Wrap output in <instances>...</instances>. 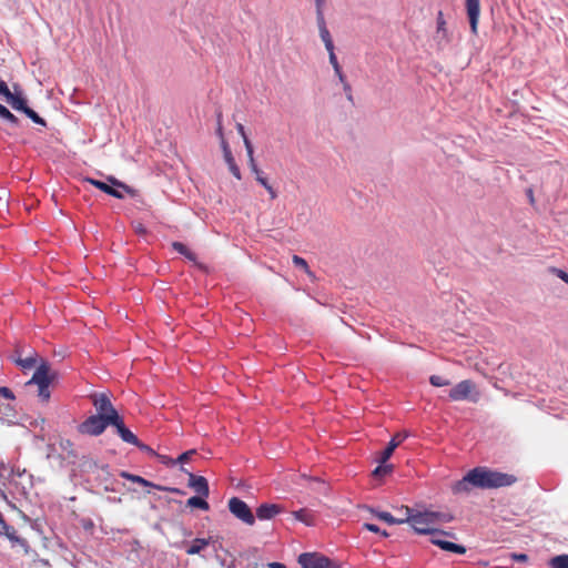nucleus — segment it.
<instances>
[{
  "instance_id": "28",
  "label": "nucleus",
  "mask_w": 568,
  "mask_h": 568,
  "mask_svg": "<svg viewBox=\"0 0 568 568\" xmlns=\"http://www.w3.org/2000/svg\"><path fill=\"white\" fill-rule=\"evenodd\" d=\"M550 568H568V555L555 556L549 560Z\"/></svg>"
},
{
  "instance_id": "18",
  "label": "nucleus",
  "mask_w": 568,
  "mask_h": 568,
  "mask_svg": "<svg viewBox=\"0 0 568 568\" xmlns=\"http://www.w3.org/2000/svg\"><path fill=\"white\" fill-rule=\"evenodd\" d=\"M85 181L88 183H90L91 185L95 186L97 189H99L100 191L113 196V197H116V199H123V194L118 191L115 187L109 185L108 183L105 182H102L100 180H95V179H92V178H87Z\"/></svg>"
},
{
  "instance_id": "15",
  "label": "nucleus",
  "mask_w": 568,
  "mask_h": 568,
  "mask_svg": "<svg viewBox=\"0 0 568 568\" xmlns=\"http://www.w3.org/2000/svg\"><path fill=\"white\" fill-rule=\"evenodd\" d=\"M189 486L200 496L207 497L210 494L209 483L205 477L189 473Z\"/></svg>"
},
{
  "instance_id": "30",
  "label": "nucleus",
  "mask_w": 568,
  "mask_h": 568,
  "mask_svg": "<svg viewBox=\"0 0 568 568\" xmlns=\"http://www.w3.org/2000/svg\"><path fill=\"white\" fill-rule=\"evenodd\" d=\"M320 36H321L322 41L325 44L326 50L334 49V43H333L331 33L326 27H322V29H320Z\"/></svg>"
},
{
  "instance_id": "12",
  "label": "nucleus",
  "mask_w": 568,
  "mask_h": 568,
  "mask_svg": "<svg viewBox=\"0 0 568 568\" xmlns=\"http://www.w3.org/2000/svg\"><path fill=\"white\" fill-rule=\"evenodd\" d=\"M116 428L118 435L121 437V439L128 444H132L138 447H142L140 445V442L138 437L124 425L123 419L121 417L118 418L115 423H112Z\"/></svg>"
},
{
  "instance_id": "55",
  "label": "nucleus",
  "mask_w": 568,
  "mask_h": 568,
  "mask_svg": "<svg viewBox=\"0 0 568 568\" xmlns=\"http://www.w3.org/2000/svg\"><path fill=\"white\" fill-rule=\"evenodd\" d=\"M399 510H400V513H403V515H399V518H404L405 517V511L402 510V508Z\"/></svg>"
},
{
  "instance_id": "27",
  "label": "nucleus",
  "mask_w": 568,
  "mask_h": 568,
  "mask_svg": "<svg viewBox=\"0 0 568 568\" xmlns=\"http://www.w3.org/2000/svg\"><path fill=\"white\" fill-rule=\"evenodd\" d=\"M246 153H247V158H248V166H250V170L252 171V173H256L258 171H261V169H258L256 162H255V159H254V150H253V145H252V142L250 140H246Z\"/></svg>"
},
{
  "instance_id": "58",
  "label": "nucleus",
  "mask_w": 568,
  "mask_h": 568,
  "mask_svg": "<svg viewBox=\"0 0 568 568\" xmlns=\"http://www.w3.org/2000/svg\"><path fill=\"white\" fill-rule=\"evenodd\" d=\"M0 418H2V416H0Z\"/></svg>"
},
{
  "instance_id": "43",
  "label": "nucleus",
  "mask_w": 568,
  "mask_h": 568,
  "mask_svg": "<svg viewBox=\"0 0 568 568\" xmlns=\"http://www.w3.org/2000/svg\"><path fill=\"white\" fill-rule=\"evenodd\" d=\"M551 272L558 276L560 280H562L565 283L568 284V273H566L565 271L560 270V268H556V267H552L551 268Z\"/></svg>"
},
{
  "instance_id": "56",
  "label": "nucleus",
  "mask_w": 568,
  "mask_h": 568,
  "mask_svg": "<svg viewBox=\"0 0 568 568\" xmlns=\"http://www.w3.org/2000/svg\"><path fill=\"white\" fill-rule=\"evenodd\" d=\"M191 535H192V532H191V531H185V532H184V536H186V537H190Z\"/></svg>"
},
{
  "instance_id": "5",
  "label": "nucleus",
  "mask_w": 568,
  "mask_h": 568,
  "mask_svg": "<svg viewBox=\"0 0 568 568\" xmlns=\"http://www.w3.org/2000/svg\"><path fill=\"white\" fill-rule=\"evenodd\" d=\"M297 562L302 568H342L339 562L320 552H303Z\"/></svg>"
},
{
  "instance_id": "50",
  "label": "nucleus",
  "mask_w": 568,
  "mask_h": 568,
  "mask_svg": "<svg viewBox=\"0 0 568 568\" xmlns=\"http://www.w3.org/2000/svg\"><path fill=\"white\" fill-rule=\"evenodd\" d=\"M134 231L138 233V234H146V229L144 227L143 224L141 223H138L135 226H134Z\"/></svg>"
},
{
  "instance_id": "1",
  "label": "nucleus",
  "mask_w": 568,
  "mask_h": 568,
  "mask_svg": "<svg viewBox=\"0 0 568 568\" xmlns=\"http://www.w3.org/2000/svg\"><path fill=\"white\" fill-rule=\"evenodd\" d=\"M517 481L516 476L511 474L493 470L488 467L478 466L470 469L460 480L452 486V491L456 495L468 494L473 488L493 489L511 486Z\"/></svg>"
},
{
  "instance_id": "21",
  "label": "nucleus",
  "mask_w": 568,
  "mask_h": 568,
  "mask_svg": "<svg viewBox=\"0 0 568 568\" xmlns=\"http://www.w3.org/2000/svg\"><path fill=\"white\" fill-rule=\"evenodd\" d=\"M292 516L296 520L305 524L306 526H313L315 524V518H316L315 513L307 508H302L300 510H295L292 513Z\"/></svg>"
},
{
  "instance_id": "10",
  "label": "nucleus",
  "mask_w": 568,
  "mask_h": 568,
  "mask_svg": "<svg viewBox=\"0 0 568 568\" xmlns=\"http://www.w3.org/2000/svg\"><path fill=\"white\" fill-rule=\"evenodd\" d=\"M220 144H221V148L223 151L224 161L227 164L230 172L233 174V176L235 179L241 180L242 176H241L240 168L237 166V164L235 162V159L232 154V151H231V148H230L227 141L222 140V141H220Z\"/></svg>"
},
{
  "instance_id": "31",
  "label": "nucleus",
  "mask_w": 568,
  "mask_h": 568,
  "mask_svg": "<svg viewBox=\"0 0 568 568\" xmlns=\"http://www.w3.org/2000/svg\"><path fill=\"white\" fill-rule=\"evenodd\" d=\"M0 118L7 120L12 125H18L19 120L18 118L11 113L4 105L0 104Z\"/></svg>"
},
{
  "instance_id": "45",
  "label": "nucleus",
  "mask_w": 568,
  "mask_h": 568,
  "mask_svg": "<svg viewBox=\"0 0 568 568\" xmlns=\"http://www.w3.org/2000/svg\"><path fill=\"white\" fill-rule=\"evenodd\" d=\"M11 91L9 90L7 83L0 79V94L6 99L10 95Z\"/></svg>"
},
{
  "instance_id": "49",
  "label": "nucleus",
  "mask_w": 568,
  "mask_h": 568,
  "mask_svg": "<svg viewBox=\"0 0 568 568\" xmlns=\"http://www.w3.org/2000/svg\"><path fill=\"white\" fill-rule=\"evenodd\" d=\"M511 557L517 561H527L528 556L526 554H513Z\"/></svg>"
},
{
  "instance_id": "41",
  "label": "nucleus",
  "mask_w": 568,
  "mask_h": 568,
  "mask_svg": "<svg viewBox=\"0 0 568 568\" xmlns=\"http://www.w3.org/2000/svg\"><path fill=\"white\" fill-rule=\"evenodd\" d=\"M363 528L368 530V531L375 532V534L381 532L384 537L388 536V534L385 530L381 531L379 527L377 525H375V524L365 523L363 525Z\"/></svg>"
},
{
  "instance_id": "22",
  "label": "nucleus",
  "mask_w": 568,
  "mask_h": 568,
  "mask_svg": "<svg viewBox=\"0 0 568 568\" xmlns=\"http://www.w3.org/2000/svg\"><path fill=\"white\" fill-rule=\"evenodd\" d=\"M6 100L11 105V108L17 111H21L24 113V110L28 109L26 100L19 94L10 93V95Z\"/></svg>"
},
{
  "instance_id": "6",
  "label": "nucleus",
  "mask_w": 568,
  "mask_h": 568,
  "mask_svg": "<svg viewBox=\"0 0 568 568\" xmlns=\"http://www.w3.org/2000/svg\"><path fill=\"white\" fill-rule=\"evenodd\" d=\"M92 403L98 413L97 416L102 417L108 423H115L120 417L110 398L105 394H94L92 396Z\"/></svg>"
},
{
  "instance_id": "8",
  "label": "nucleus",
  "mask_w": 568,
  "mask_h": 568,
  "mask_svg": "<svg viewBox=\"0 0 568 568\" xmlns=\"http://www.w3.org/2000/svg\"><path fill=\"white\" fill-rule=\"evenodd\" d=\"M109 425H111V424L108 423L102 417L92 415L79 425V432L81 434H85V435H90V436H99L105 430V428Z\"/></svg>"
},
{
  "instance_id": "26",
  "label": "nucleus",
  "mask_w": 568,
  "mask_h": 568,
  "mask_svg": "<svg viewBox=\"0 0 568 568\" xmlns=\"http://www.w3.org/2000/svg\"><path fill=\"white\" fill-rule=\"evenodd\" d=\"M186 505L189 507L200 508V509L205 510V511L210 509V505L203 498V496H193V497L189 498L187 501H186Z\"/></svg>"
},
{
  "instance_id": "32",
  "label": "nucleus",
  "mask_w": 568,
  "mask_h": 568,
  "mask_svg": "<svg viewBox=\"0 0 568 568\" xmlns=\"http://www.w3.org/2000/svg\"><path fill=\"white\" fill-rule=\"evenodd\" d=\"M106 180L109 183H111V186L121 187L123 191H125L126 193H129L132 196L135 194V190H133L131 186L124 184L123 182L119 181L114 176H108Z\"/></svg>"
},
{
  "instance_id": "51",
  "label": "nucleus",
  "mask_w": 568,
  "mask_h": 568,
  "mask_svg": "<svg viewBox=\"0 0 568 568\" xmlns=\"http://www.w3.org/2000/svg\"><path fill=\"white\" fill-rule=\"evenodd\" d=\"M334 71H335V74L338 77V80H339L341 82H344V81L346 80V78H345V75H344V73H343V71H342L341 65H339V67H337V69H334Z\"/></svg>"
},
{
  "instance_id": "2",
  "label": "nucleus",
  "mask_w": 568,
  "mask_h": 568,
  "mask_svg": "<svg viewBox=\"0 0 568 568\" xmlns=\"http://www.w3.org/2000/svg\"><path fill=\"white\" fill-rule=\"evenodd\" d=\"M402 510L405 511V518L413 529L423 535L433 534L435 530L432 528L433 525L439 521H449L450 518H446L444 514L436 511H417L414 513L408 506H402Z\"/></svg>"
},
{
  "instance_id": "33",
  "label": "nucleus",
  "mask_w": 568,
  "mask_h": 568,
  "mask_svg": "<svg viewBox=\"0 0 568 568\" xmlns=\"http://www.w3.org/2000/svg\"><path fill=\"white\" fill-rule=\"evenodd\" d=\"M59 445H60V448L64 453H67L69 457L77 456L75 450H74V445L70 439L61 438Z\"/></svg>"
},
{
  "instance_id": "37",
  "label": "nucleus",
  "mask_w": 568,
  "mask_h": 568,
  "mask_svg": "<svg viewBox=\"0 0 568 568\" xmlns=\"http://www.w3.org/2000/svg\"><path fill=\"white\" fill-rule=\"evenodd\" d=\"M222 119H223L222 111H217L216 112V134H217L220 141L226 140L224 136V132H223Z\"/></svg>"
},
{
  "instance_id": "23",
  "label": "nucleus",
  "mask_w": 568,
  "mask_h": 568,
  "mask_svg": "<svg viewBox=\"0 0 568 568\" xmlns=\"http://www.w3.org/2000/svg\"><path fill=\"white\" fill-rule=\"evenodd\" d=\"M172 247L174 251L185 256L189 261L196 263V254L193 253L185 244L181 242H173Z\"/></svg>"
},
{
  "instance_id": "17",
  "label": "nucleus",
  "mask_w": 568,
  "mask_h": 568,
  "mask_svg": "<svg viewBox=\"0 0 568 568\" xmlns=\"http://www.w3.org/2000/svg\"><path fill=\"white\" fill-rule=\"evenodd\" d=\"M211 542L212 537L195 538L191 544L186 545L185 552L190 556L200 555Z\"/></svg>"
},
{
  "instance_id": "14",
  "label": "nucleus",
  "mask_w": 568,
  "mask_h": 568,
  "mask_svg": "<svg viewBox=\"0 0 568 568\" xmlns=\"http://www.w3.org/2000/svg\"><path fill=\"white\" fill-rule=\"evenodd\" d=\"M121 477L125 478V479H128L130 481H133V483L140 484L142 486H145V487H153V488H155L158 490H166V491L176 493V494L181 493V490L178 489V488H169V487H163V486H160V485H155V484L146 480L145 478H143L141 476L133 475V474H130V473H126V471H122L121 473Z\"/></svg>"
},
{
  "instance_id": "9",
  "label": "nucleus",
  "mask_w": 568,
  "mask_h": 568,
  "mask_svg": "<svg viewBox=\"0 0 568 568\" xmlns=\"http://www.w3.org/2000/svg\"><path fill=\"white\" fill-rule=\"evenodd\" d=\"M433 39L438 50H443L452 41V34L448 31L443 11L437 12L436 32Z\"/></svg>"
},
{
  "instance_id": "40",
  "label": "nucleus",
  "mask_w": 568,
  "mask_h": 568,
  "mask_svg": "<svg viewBox=\"0 0 568 568\" xmlns=\"http://www.w3.org/2000/svg\"><path fill=\"white\" fill-rule=\"evenodd\" d=\"M82 467L87 471H93L95 468H98V464L93 459L84 458L82 462Z\"/></svg>"
},
{
  "instance_id": "34",
  "label": "nucleus",
  "mask_w": 568,
  "mask_h": 568,
  "mask_svg": "<svg viewBox=\"0 0 568 568\" xmlns=\"http://www.w3.org/2000/svg\"><path fill=\"white\" fill-rule=\"evenodd\" d=\"M393 471V465L390 464H382L379 466H377L374 471H373V475L374 476H385V475H388Z\"/></svg>"
},
{
  "instance_id": "3",
  "label": "nucleus",
  "mask_w": 568,
  "mask_h": 568,
  "mask_svg": "<svg viewBox=\"0 0 568 568\" xmlns=\"http://www.w3.org/2000/svg\"><path fill=\"white\" fill-rule=\"evenodd\" d=\"M57 377V373L51 369L50 364L45 359H40V364L36 368L30 381L27 382V386L37 385L38 396L42 402H48L50 398V384Z\"/></svg>"
},
{
  "instance_id": "4",
  "label": "nucleus",
  "mask_w": 568,
  "mask_h": 568,
  "mask_svg": "<svg viewBox=\"0 0 568 568\" xmlns=\"http://www.w3.org/2000/svg\"><path fill=\"white\" fill-rule=\"evenodd\" d=\"M479 397L480 393L478 392L476 384L470 379L459 382L449 390V398L453 402L469 400L477 403Z\"/></svg>"
},
{
  "instance_id": "39",
  "label": "nucleus",
  "mask_w": 568,
  "mask_h": 568,
  "mask_svg": "<svg viewBox=\"0 0 568 568\" xmlns=\"http://www.w3.org/2000/svg\"><path fill=\"white\" fill-rule=\"evenodd\" d=\"M292 261L296 267L303 268L306 273H311L307 262L303 257L294 255Z\"/></svg>"
},
{
  "instance_id": "52",
  "label": "nucleus",
  "mask_w": 568,
  "mask_h": 568,
  "mask_svg": "<svg viewBox=\"0 0 568 568\" xmlns=\"http://www.w3.org/2000/svg\"><path fill=\"white\" fill-rule=\"evenodd\" d=\"M266 566L267 568H286V566L281 562H268Z\"/></svg>"
},
{
  "instance_id": "7",
  "label": "nucleus",
  "mask_w": 568,
  "mask_h": 568,
  "mask_svg": "<svg viewBox=\"0 0 568 568\" xmlns=\"http://www.w3.org/2000/svg\"><path fill=\"white\" fill-rule=\"evenodd\" d=\"M229 509L237 519L242 520L244 524L248 526L254 525L255 516L253 515L247 504L242 499L232 497L229 500Z\"/></svg>"
},
{
  "instance_id": "16",
  "label": "nucleus",
  "mask_w": 568,
  "mask_h": 568,
  "mask_svg": "<svg viewBox=\"0 0 568 568\" xmlns=\"http://www.w3.org/2000/svg\"><path fill=\"white\" fill-rule=\"evenodd\" d=\"M282 511L283 509L276 504H262L256 508V517L260 520H270Z\"/></svg>"
},
{
  "instance_id": "48",
  "label": "nucleus",
  "mask_w": 568,
  "mask_h": 568,
  "mask_svg": "<svg viewBox=\"0 0 568 568\" xmlns=\"http://www.w3.org/2000/svg\"><path fill=\"white\" fill-rule=\"evenodd\" d=\"M343 84V89H344V92L346 93V97L349 101L353 100V95H352V88L349 85V83L345 80L344 82H341Z\"/></svg>"
},
{
  "instance_id": "44",
  "label": "nucleus",
  "mask_w": 568,
  "mask_h": 568,
  "mask_svg": "<svg viewBox=\"0 0 568 568\" xmlns=\"http://www.w3.org/2000/svg\"><path fill=\"white\" fill-rule=\"evenodd\" d=\"M327 51H328V55H329V63L332 64L333 69H337V67H339V63L335 55L334 49L327 50Z\"/></svg>"
},
{
  "instance_id": "20",
  "label": "nucleus",
  "mask_w": 568,
  "mask_h": 568,
  "mask_svg": "<svg viewBox=\"0 0 568 568\" xmlns=\"http://www.w3.org/2000/svg\"><path fill=\"white\" fill-rule=\"evenodd\" d=\"M432 542L446 551L456 552L459 555H464L466 552V548L464 546L452 541L433 538Z\"/></svg>"
},
{
  "instance_id": "24",
  "label": "nucleus",
  "mask_w": 568,
  "mask_h": 568,
  "mask_svg": "<svg viewBox=\"0 0 568 568\" xmlns=\"http://www.w3.org/2000/svg\"><path fill=\"white\" fill-rule=\"evenodd\" d=\"M255 179L256 181L265 187V190L267 191V193L270 194V197L272 200L276 199L277 197V193L276 191L273 189V186L267 182V179L264 176V173L263 171H258L256 172L255 174Z\"/></svg>"
},
{
  "instance_id": "47",
  "label": "nucleus",
  "mask_w": 568,
  "mask_h": 568,
  "mask_svg": "<svg viewBox=\"0 0 568 568\" xmlns=\"http://www.w3.org/2000/svg\"><path fill=\"white\" fill-rule=\"evenodd\" d=\"M194 454H195V450L185 452L179 456L178 462L181 464L185 463L190 459L191 455H194Z\"/></svg>"
},
{
  "instance_id": "19",
  "label": "nucleus",
  "mask_w": 568,
  "mask_h": 568,
  "mask_svg": "<svg viewBox=\"0 0 568 568\" xmlns=\"http://www.w3.org/2000/svg\"><path fill=\"white\" fill-rule=\"evenodd\" d=\"M40 359L42 358L39 357L38 353L33 351L24 358H12V362L22 369H31L36 366L38 367Z\"/></svg>"
},
{
  "instance_id": "42",
  "label": "nucleus",
  "mask_w": 568,
  "mask_h": 568,
  "mask_svg": "<svg viewBox=\"0 0 568 568\" xmlns=\"http://www.w3.org/2000/svg\"><path fill=\"white\" fill-rule=\"evenodd\" d=\"M0 396L8 400H14L16 396L9 387H0Z\"/></svg>"
},
{
  "instance_id": "25",
  "label": "nucleus",
  "mask_w": 568,
  "mask_h": 568,
  "mask_svg": "<svg viewBox=\"0 0 568 568\" xmlns=\"http://www.w3.org/2000/svg\"><path fill=\"white\" fill-rule=\"evenodd\" d=\"M374 515H375L378 519H381V520H383V521H385V523H387V524H389V525H395V524L400 525V524H404V523H406V521H407V518H405V517H404V518H395V517H393V516H392L389 513H387V511H374Z\"/></svg>"
},
{
  "instance_id": "46",
  "label": "nucleus",
  "mask_w": 568,
  "mask_h": 568,
  "mask_svg": "<svg viewBox=\"0 0 568 568\" xmlns=\"http://www.w3.org/2000/svg\"><path fill=\"white\" fill-rule=\"evenodd\" d=\"M236 130H237L239 134L242 136L244 145L246 146V140H250V139L247 138V135L245 133L244 125L241 124V123H237L236 124Z\"/></svg>"
},
{
  "instance_id": "11",
  "label": "nucleus",
  "mask_w": 568,
  "mask_h": 568,
  "mask_svg": "<svg viewBox=\"0 0 568 568\" xmlns=\"http://www.w3.org/2000/svg\"><path fill=\"white\" fill-rule=\"evenodd\" d=\"M467 16L470 23L473 34H477V26L480 14V2L479 0H466Z\"/></svg>"
},
{
  "instance_id": "36",
  "label": "nucleus",
  "mask_w": 568,
  "mask_h": 568,
  "mask_svg": "<svg viewBox=\"0 0 568 568\" xmlns=\"http://www.w3.org/2000/svg\"><path fill=\"white\" fill-rule=\"evenodd\" d=\"M429 383L435 387L448 386L450 384L448 379L439 375H432L429 377Z\"/></svg>"
},
{
  "instance_id": "38",
  "label": "nucleus",
  "mask_w": 568,
  "mask_h": 568,
  "mask_svg": "<svg viewBox=\"0 0 568 568\" xmlns=\"http://www.w3.org/2000/svg\"><path fill=\"white\" fill-rule=\"evenodd\" d=\"M4 534L11 541L20 542L22 541L18 536L17 531L12 526L4 525Z\"/></svg>"
},
{
  "instance_id": "54",
  "label": "nucleus",
  "mask_w": 568,
  "mask_h": 568,
  "mask_svg": "<svg viewBox=\"0 0 568 568\" xmlns=\"http://www.w3.org/2000/svg\"><path fill=\"white\" fill-rule=\"evenodd\" d=\"M253 568H263V565H260V564H254Z\"/></svg>"
},
{
  "instance_id": "57",
  "label": "nucleus",
  "mask_w": 568,
  "mask_h": 568,
  "mask_svg": "<svg viewBox=\"0 0 568 568\" xmlns=\"http://www.w3.org/2000/svg\"><path fill=\"white\" fill-rule=\"evenodd\" d=\"M4 409H6V410H10V412L12 410L9 406H6V408H4Z\"/></svg>"
},
{
  "instance_id": "29",
  "label": "nucleus",
  "mask_w": 568,
  "mask_h": 568,
  "mask_svg": "<svg viewBox=\"0 0 568 568\" xmlns=\"http://www.w3.org/2000/svg\"><path fill=\"white\" fill-rule=\"evenodd\" d=\"M324 4H325V0H315L316 19H317L318 29H322V27H326L324 13H323Z\"/></svg>"
},
{
  "instance_id": "35",
  "label": "nucleus",
  "mask_w": 568,
  "mask_h": 568,
  "mask_svg": "<svg viewBox=\"0 0 568 568\" xmlns=\"http://www.w3.org/2000/svg\"><path fill=\"white\" fill-rule=\"evenodd\" d=\"M24 114L30 118L34 123L45 126L47 122L44 119H42L37 112H34L32 109L28 106V109L24 110Z\"/></svg>"
},
{
  "instance_id": "53",
  "label": "nucleus",
  "mask_w": 568,
  "mask_h": 568,
  "mask_svg": "<svg viewBox=\"0 0 568 568\" xmlns=\"http://www.w3.org/2000/svg\"><path fill=\"white\" fill-rule=\"evenodd\" d=\"M10 358H22L21 352L18 347L16 348L14 354Z\"/></svg>"
},
{
  "instance_id": "13",
  "label": "nucleus",
  "mask_w": 568,
  "mask_h": 568,
  "mask_svg": "<svg viewBox=\"0 0 568 568\" xmlns=\"http://www.w3.org/2000/svg\"><path fill=\"white\" fill-rule=\"evenodd\" d=\"M407 433H397L393 436L390 442L388 443L387 447L383 450L379 463L384 464L386 463L390 456L393 455L394 450L407 438Z\"/></svg>"
}]
</instances>
